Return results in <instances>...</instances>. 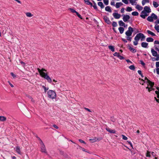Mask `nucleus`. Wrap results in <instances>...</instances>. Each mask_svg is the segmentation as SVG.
Here are the masks:
<instances>
[{"label":"nucleus","instance_id":"obj_1","mask_svg":"<svg viewBox=\"0 0 159 159\" xmlns=\"http://www.w3.org/2000/svg\"><path fill=\"white\" fill-rule=\"evenodd\" d=\"M37 70L39 73L40 76L44 78L47 80L49 83H51L52 82V80L50 77L48 75L47 73H45L43 71H46L47 70L44 69L42 68L40 70L39 68H37Z\"/></svg>","mask_w":159,"mask_h":159},{"label":"nucleus","instance_id":"obj_2","mask_svg":"<svg viewBox=\"0 0 159 159\" xmlns=\"http://www.w3.org/2000/svg\"><path fill=\"white\" fill-rule=\"evenodd\" d=\"M48 97L50 98L53 99L56 97V94L55 91L52 90H49L47 92Z\"/></svg>","mask_w":159,"mask_h":159},{"label":"nucleus","instance_id":"obj_3","mask_svg":"<svg viewBox=\"0 0 159 159\" xmlns=\"http://www.w3.org/2000/svg\"><path fill=\"white\" fill-rule=\"evenodd\" d=\"M145 37L143 34L139 33L137 34L134 38L135 40H139L140 39L141 41L144 40Z\"/></svg>","mask_w":159,"mask_h":159},{"label":"nucleus","instance_id":"obj_4","mask_svg":"<svg viewBox=\"0 0 159 159\" xmlns=\"http://www.w3.org/2000/svg\"><path fill=\"white\" fill-rule=\"evenodd\" d=\"M40 140L39 143L40 145V149L41 152H44L46 153H47V152L45 148V147L44 144L42 140L40 139Z\"/></svg>","mask_w":159,"mask_h":159},{"label":"nucleus","instance_id":"obj_5","mask_svg":"<svg viewBox=\"0 0 159 159\" xmlns=\"http://www.w3.org/2000/svg\"><path fill=\"white\" fill-rule=\"evenodd\" d=\"M157 18V16L154 13H152L151 16H149L147 18V20L150 22H152L153 21V19L156 20Z\"/></svg>","mask_w":159,"mask_h":159},{"label":"nucleus","instance_id":"obj_6","mask_svg":"<svg viewBox=\"0 0 159 159\" xmlns=\"http://www.w3.org/2000/svg\"><path fill=\"white\" fill-rule=\"evenodd\" d=\"M155 44V49L156 50L159 51V41L157 40H155L154 42Z\"/></svg>","mask_w":159,"mask_h":159},{"label":"nucleus","instance_id":"obj_7","mask_svg":"<svg viewBox=\"0 0 159 159\" xmlns=\"http://www.w3.org/2000/svg\"><path fill=\"white\" fill-rule=\"evenodd\" d=\"M123 16V19L124 22H127L130 19V16L128 15H122Z\"/></svg>","mask_w":159,"mask_h":159},{"label":"nucleus","instance_id":"obj_8","mask_svg":"<svg viewBox=\"0 0 159 159\" xmlns=\"http://www.w3.org/2000/svg\"><path fill=\"white\" fill-rule=\"evenodd\" d=\"M106 130L110 133L115 134L116 133V131L115 129H112L107 127L106 128Z\"/></svg>","mask_w":159,"mask_h":159},{"label":"nucleus","instance_id":"obj_9","mask_svg":"<svg viewBox=\"0 0 159 159\" xmlns=\"http://www.w3.org/2000/svg\"><path fill=\"white\" fill-rule=\"evenodd\" d=\"M113 15L114 17L116 19H119L120 18L121 16L117 13H114L113 14Z\"/></svg>","mask_w":159,"mask_h":159},{"label":"nucleus","instance_id":"obj_10","mask_svg":"<svg viewBox=\"0 0 159 159\" xmlns=\"http://www.w3.org/2000/svg\"><path fill=\"white\" fill-rule=\"evenodd\" d=\"M134 30H127L125 32V34L127 36H131Z\"/></svg>","mask_w":159,"mask_h":159},{"label":"nucleus","instance_id":"obj_11","mask_svg":"<svg viewBox=\"0 0 159 159\" xmlns=\"http://www.w3.org/2000/svg\"><path fill=\"white\" fill-rule=\"evenodd\" d=\"M151 52L152 53V55L154 57H157V52L155 51L153 49H151Z\"/></svg>","mask_w":159,"mask_h":159},{"label":"nucleus","instance_id":"obj_12","mask_svg":"<svg viewBox=\"0 0 159 159\" xmlns=\"http://www.w3.org/2000/svg\"><path fill=\"white\" fill-rule=\"evenodd\" d=\"M144 10L145 11L148 13H149L151 11V9H150L149 7L147 6H145L144 7Z\"/></svg>","mask_w":159,"mask_h":159},{"label":"nucleus","instance_id":"obj_13","mask_svg":"<svg viewBox=\"0 0 159 159\" xmlns=\"http://www.w3.org/2000/svg\"><path fill=\"white\" fill-rule=\"evenodd\" d=\"M141 45V46L142 47H143L144 48H147L148 47V43L146 42H143L142 43Z\"/></svg>","mask_w":159,"mask_h":159},{"label":"nucleus","instance_id":"obj_14","mask_svg":"<svg viewBox=\"0 0 159 159\" xmlns=\"http://www.w3.org/2000/svg\"><path fill=\"white\" fill-rule=\"evenodd\" d=\"M104 20L105 21L107 24H109L111 23L109 18L106 16H105L104 17Z\"/></svg>","mask_w":159,"mask_h":159},{"label":"nucleus","instance_id":"obj_15","mask_svg":"<svg viewBox=\"0 0 159 159\" xmlns=\"http://www.w3.org/2000/svg\"><path fill=\"white\" fill-rule=\"evenodd\" d=\"M147 84L148 85H149L150 87H152L154 85V83L152 82L150 80H148Z\"/></svg>","mask_w":159,"mask_h":159},{"label":"nucleus","instance_id":"obj_16","mask_svg":"<svg viewBox=\"0 0 159 159\" xmlns=\"http://www.w3.org/2000/svg\"><path fill=\"white\" fill-rule=\"evenodd\" d=\"M109 49L111 50L112 52H114L115 51L114 46L111 45H109L108 46Z\"/></svg>","mask_w":159,"mask_h":159},{"label":"nucleus","instance_id":"obj_17","mask_svg":"<svg viewBox=\"0 0 159 159\" xmlns=\"http://www.w3.org/2000/svg\"><path fill=\"white\" fill-rule=\"evenodd\" d=\"M123 5V4L120 2H117L116 3V8H119L120 6H122Z\"/></svg>","mask_w":159,"mask_h":159},{"label":"nucleus","instance_id":"obj_18","mask_svg":"<svg viewBox=\"0 0 159 159\" xmlns=\"http://www.w3.org/2000/svg\"><path fill=\"white\" fill-rule=\"evenodd\" d=\"M146 40L147 42H152L153 41L154 39L152 38L148 37V38H147L146 39Z\"/></svg>","mask_w":159,"mask_h":159},{"label":"nucleus","instance_id":"obj_19","mask_svg":"<svg viewBox=\"0 0 159 159\" xmlns=\"http://www.w3.org/2000/svg\"><path fill=\"white\" fill-rule=\"evenodd\" d=\"M6 118L4 116H0V121H4L6 120Z\"/></svg>","mask_w":159,"mask_h":159},{"label":"nucleus","instance_id":"obj_20","mask_svg":"<svg viewBox=\"0 0 159 159\" xmlns=\"http://www.w3.org/2000/svg\"><path fill=\"white\" fill-rule=\"evenodd\" d=\"M129 49L132 52L134 53L136 52V50L135 49H134L130 46H129Z\"/></svg>","mask_w":159,"mask_h":159},{"label":"nucleus","instance_id":"obj_21","mask_svg":"<svg viewBox=\"0 0 159 159\" xmlns=\"http://www.w3.org/2000/svg\"><path fill=\"white\" fill-rule=\"evenodd\" d=\"M105 10L107 11H108L110 12H111V9L110 7L109 6H107L105 7Z\"/></svg>","mask_w":159,"mask_h":159},{"label":"nucleus","instance_id":"obj_22","mask_svg":"<svg viewBox=\"0 0 159 159\" xmlns=\"http://www.w3.org/2000/svg\"><path fill=\"white\" fill-rule=\"evenodd\" d=\"M98 5L99 6H100L102 8H103L104 7V6L102 2H99L98 3Z\"/></svg>","mask_w":159,"mask_h":159},{"label":"nucleus","instance_id":"obj_23","mask_svg":"<svg viewBox=\"0 0 159 159\" xmlns=\"http://www.w3.org/2000/svg\"><path fill=\"white\" fill-rule=\"evenodd\" d=\"M119 23L120 25L121 26H124V27H125V24L122 21H120L119 22Z\"/></svg>","mask_w":159,"mask_h":159},{"label":"nucleus","instance_id":"obj_24","mask_svg":"<svg viewBox=\"0 0 159 159\" xmlns=\"http://www.w3.org/2000/svg\"><path fill=\"white\" fill-rule=\"evenodd\" d=\"M153 4L154 7L156 8L157 7L159 6V4L156 2L155 1L153 2Z\"/></svg>","mask_w":159,"mask_h":159},{"label":"nucleus","instance_id":"obj_25","mask_svg":"<svg viewBox=\"0 0 159 159\" xmlns=\"http://www.w3.org/2000/svg\"><path fill=\"white\" fill-rule=\"evenodd\" d=\"M136 8L139 10H142L143 8L142 7L140 6L139 5H137L136 6Z\"/></svg>","mask_w":159,"mask_h":159},{"label":"nucleus","instance_id":"obj_26","mask_svg":"<svg viewBox=\"0 0 159 159\" xmlns=\"http://www.w3.org/2000/svg\"><path fill=\"white\" fill-rule=\"evenodd\" d=\"M148 34L152 35L153 36H155L156 35L155 34L151 32L150 30H148Z\"/></svg>","mask_w":159,"mask_h":159},{"label":"nucleus","instance_id":"obj_27","mask_svg":"<svg viewBox=\"0 0 159 159\" xmlns=\"http://www.w3.org/2000/svg\"><path fill=\"white\" fill-rule=\"evenodd\" d=\"M129 68L131 70H134L135 69V66L134 65H131L129 66Z\"/></svg>","mask_w":159,"mask_h":159},{"label":"nucleus","instance_id":"obj_28","mask_svg":"<svg viewBox=\"0 0 159 159\" xmlns=\"http://www.w3.org/2000/svg\"><path fill=\"white\" fill-rule=\"evenodd\" d=\"M16 151L19 154L20 153V149L19 147H16Z\"/></svg>","mask_w":159,"mask_h":159},{"label":"nucleus","instance_id":"obj_29","mask_svg":"<svg viewBox=\"0 0 159 159\" xmlns=\"http://www.w3.org/2000/svg\"><path fill=\"white\" fill-rule=\"evenodd\" d=\"M132 14L133 16H137L138 15V13L137 11H134L132 12Z\"/></svg>","mask_w":159,"mask_h":159},{"label":"nucleus","instance_id":"obj_30","mask_svg":"<svg viewBox=\"0 0 159 159\" xmlns=\"http://www.w3.org/2000/svg\"><path fill=\"white\" fill-rule=\"evenodd\" d=\"M146 89H148V91L149 92H150L152 90H154V89L153 88H152V87H150V88L148 87H147L146 88Z\"/></svg>","mask_w":159,"mask_h":159},{"label":"nucleus","instance_id":"obj_31","mask_svg":"<svg viewBox=\"0 0 159 159\" xmlns=\"http://www.w3.org/2000/svg\"><path fill=\"white\" fill-rule=\"evenodd\" d=\"M26 15L27 17H31L32 16V15L31 14V13L30 12H27L26 13Z\"/></svg>","mask_w":159,"mask_h":159},{"label":"nucleus","instance_id":"obj_32","mask_svg":"<svg viewBox=\"0 0 159 159\" xmlns=\"http://www.w3.org/2000/svg\"><path fill=\"white\" fill-rule=\"evenodd\" d=\"M146 156L147 157H150L151 156L150 154V152L147 151L146 153Z\"/></svg>","mask_w":159,"mask_h":159},{"label":"nucleus","instance_id":"obj_33","mask_svg":"<svg viewBox=\"0 0 159 159\" xmlns=\"http://www.w3.org/2000/svg\"><path fill=\"white\" fill-rule=\"evenodd\" d=\"M148 16V14H141V15H140V16L143 18V19H144L145 18V17L146 16Z\"/></svg>","mask_w":159,"mask_h":159},{"label":"nucleus","instance_id":"obj_34","mask_svg":"<svg viewBox=\"0 0 159 159\" xmlns=\"http://www.w3.org/2000/svg\"><path fill=\"white\" fill-rule=\"evenodd\" d=\"M122 137V139L124 140H127L128 139L126 137L125 135L123 134H122L121 135Z\"/></svg>","mask_w":159,"mask_h":159},{"label":"nucleus","instance_id":"obj_35","mask_svg":"<svg viewBox=\"0 0 159 159\" xmlns=\"http://www.w3.org/2000/svg\"><path fill=\"white\" fill-rule=\"evenodd\" d=\"M139 80H141V81L140 82V84H142V85H143L144 83L145 82L144 81V80H143V79H141L140 78H139Z\"/></svg>","mask_w":159,"mask_h":159},{"label":"nucleus","instance_id":"obj_36","mask_svg":"<svg viewBox=\"0 0 159 159\" xmlns=\"http://www.w3.org/2000/svg\"><path fill=\"white\" fill-rule=\"evenodd\" d=\"M69 10H70V11L72 13H76L77 12L75 10L73 9L72 8H70L69 9Z\"/></svg>","mask_w":159,"mask_h":159},{"label":"nucleus","instance_id":"obj_37","mask_svg":"<svg viewBox=\"0 0 159 159\" xmlns=\"http://www.w3.org/2000/svg\"><path fill=\"white\" fill-rule=\"evenodd\" d=\"M132 10V9L131 7H128L126 8V11H130Z\"/></svg>","mask_w":159,"mask_h":159},{"label":"nucleus","instance_id":"obj_38","mask_svg":"<svg viewBox=\"0 0 159 159\" xmlns=\"http://www.w3.org/2000/svg\"><path fill=\"white\" fill-rule=\"evenodd\" d=\"M103 2L105 5H107L108 4V0H103Z\"/></svg>","mask_w":159,"mask_h":159},{"label":"nucleus","instance_id":"obj_39","mask_svg":"<svg viewBox=\"0 0 159 159\" xmlns=\"http://www.w3.org/2000/svg\"><path fill=\"white\" fill-rule=\"evenodd\" d=\"M26 97H28L30 99H31V101L32 102H34V100H33V98H32V97L31 96H30L27 95H26Z\"/></svg>","mask_w":159,"mask_h":159},{"label":"nucleus","instance_id":"obj_40","mask_svg":"<svg viewBox=\"0 0 159 159\" xmlns=\"http://www.w3.org/2000/svg\"><path fill=\"white\" fill-rule=\"evenodd\" d=\"M155 28L156 30H159V26L157 24H156L155 26Z\"/></svg>","mask_w":159,"mask_h":159},{"label":"nucleus","instance_id":"obj_41","mask_svg":"<svg viewBox=\"0 0 159 159\" xmlns=\"http://www.w3.org/2000/svg\"><path fill=\"white\" fill-rule=\"evenodd\" d=\"M43 87L44 89L45 92L46 93V92L47 91L48 89V87L46 88V87H45L44 86H43Z\"/></svg>","mask_w":159,"mask_h":159},{"label":"nucleus","instance_id":"obj_42","mask_svg":"<svg viewBox=\"0 0 159 159\" xmlns=\"http://www.w3.org/2000/svg\"><path fill=\"white\" fill-rule=\"evenodd\" d=\"M119 54H120L119 53L116 52L113 54V55L114 56L117 57H118Z\"/></svg>","mask_w":159,"mask_h":159},{"label":"nucleus","instance_id":"obj_43","mask_svg":"<svg viewBox=\"0 0 159 159\" xmlns=\"http://www.w3.org/2000/svg\"><path fill=\"white\" fill-rule=\"evenodd\" d=\"M139 40H135V41H134L133 43H134V44L135 45V46H136L138 44V41Z\"/></svg>","mask_w":159,"mask_h":159},{"label":"nucleus","instance_id":"obj_44","mask_svg":"<svg viewBox=\"0 0 159 159\" xmlns=\"http://www.w3.org/2000/svg\"><path fill=\"white\" fill-rule=\"evenodd\" d=\"M112 25L113 27H116L117 25V24L116 22H113L112 23Z\"/></svg>","mask_w":159,"mask_h":159},{"label":"nucleus","instance_id":"obj_45","mask_svg":"<svg viewBox=\"0 0 159 159\" xmlns=\"http://www.w3.org/2000/svg\"><path fill=\"white\" fill-rule=\"evenodd\" d=\"M130 2L132 4L135 3V1L134 0H129Z\"/></svg>","mask_w":159,"mask_h":159},{"label":"nucleus","instance_id":"obj_46","mask_svg":"<svg viewBox=\"0 0 159 159\" xmlns=\"http://www.w3.org/2000/svg\"><path fill=\"white\" fill-rule=\"evenodd\" d=\"M76 14L81 19H82V17L80 15L78 12H76Z\"/></svg>","mask_w":159,"mask_h":159},{"label":"nucleus","instance_id":"obj_47","mask_svg":"<svg viewBox=\"0 0 159 159\" xmlns=\"http://www.w3.org/2000/svg\"><path fill=\"white\" fill-rule=\"evenodd\" d=\"M118 57L120 60H122L124 59V58L122 56H120V54L119 55V56H118Z\"/></svg>","mask_w":159,"mask_h":159},{"label":"nucleus","instance_id":"obj_48","mask_svg":"<svg viewBox=\"0 0 159 159\" xmlns=\"http://www.w3.org/2000/svg\"><path fill=\"white\" fill-rule=\"evenodd\" d=\"M122 1L126 4H127L128 3V0H122Z\"/></svg>","mask_w":159,"mask_h":159},{"label":"nucleus","instance_id":"obj_49","mask_svg":"<svg viewBox=\"0 0 159 159\" xmlns=\"http://www.w3.org/2000/svg\"><path fill=\"white\" fill-rule=\"evenodd\" d=\"M156 66L157 68L159 67V61L157 62L156 63Z\"/></svg>","mask_w":159,"mask_h":159},{"label":"nucleus","instance_id":"obj_50","mask_svg":"<svg viewBox=\"0 0 159 159\" xmlns=\"http://www.w3.org/2000/svg\"><path fill=\"white\" fill-rule=\"evenodd\" d=\"M11 74L14 78H15L16 77V75H15L13 73L11 72Z\"/></svg>","mask_w":159,"mask_h":159},{"label":"nucleus","instance_id":"obj_51","mask_svg":"<svg viewBox=\"0 0 159 159\" xmlns=\"http://www.w3.org/2000/svg\"><path fill=\"white\" fill-rule=\"evenodd\" d=\"M98 140V139H97V138H95V139H90V140H93V142H95V141H96L97 140Z\"/></svg>","mask_w":159,"mask_h":159},{"label":"nucleus","instance_id":"obj_52","mask_svg":"<svg viewBox=\"0 0 159 159\" xmlns=\"http://www.w3.org/2000/svg\"><path fill=\"white\" fill-rule=\"evenodd\" d=\"M147 13H148L147 12L144 10L143 11L141 12L142 14H147Z\"/></svg>","mask_w":159,"mask_h":159},{"label":"nucleus","instance_id":"obj_53","mask_svg":"<svg viewBox=\"0 0 159 159\" xmlns=\"http://www.w3.org/2000/svg\"><path fill=\"white\" fill-rule=\"evenodd\" d=\"M84 108L85 110H87V111H89V112H92V111L90 110L88 108L84 107Z\"/></svg>","mask_w":159,"mask_h":159},{"label":"nucleus","instance_id":"obj_54","mask_svg":"<svg viewBox=\"0 0 159 159\" xmlns=\"http://www.w3.org/2000/svg\"><path fill=\"white\" fill-rule=\"evenodd\" d=\"M130 36H127V39L128 40L131 41V37Z\"/></svg>","mask_w":159,"mask_h":159},{"label":"nucleus","instance_id":"obj_55","mask_svg":"<svg viewBox=\"0 0 159 159\" xmlns=\"http://www.w3.org/2000/svg\"><path fill=\"white\" fill-rule=\"evenodd\" d=\"M79 141L81 143H83L84 144L86 143L84 141H83V140H82L81 139H79Z\"/></svg>","mask_w":159,"mask_h":159},{"label":"nucleus","instance_id":"obj_56","mask_svg":"<svg viewBox=\"0 0 159 159\" xmlns=\"http://www.w3.org/2000/svg\"><path fill=\"white\" fill-rule=\"evenodd\" d=\"M127 142L129 144V145H130V146L132 147H133V145H132V143H131V142L130 141H127Z\"/></svg>","mask_w":159,"mask_h":159},{"label":"nucleus","instance_id":"obj_57","mask_svg":"<svg viewBox=\"0 0 159 159\" xmlns=\"http://www.w3.org/2000/svg\"><path fill=\"white\" fill-rule=\"evenodd\" d=\"M94 5H93V6L94 7V8L95 9H97V6L96 5V3L94 2Z\"/></svg>","mask_w":159,"mask_h":159},{"label":"nucleus","instance_id":"obj_58","mask_svg":"<svg viewBox=\"0 0 159 159\" xmlns=\"http://www.w3.org/2000/svg\"><path fill=\"white\" fill-rule=\"evenodd\" d=\"M141 64L143 66H144L145 65V63L142 60H140V61Z\"/></svg>","mask_w":159,"mask_h":159},{"label":"nucleus","instance_id":"obj_59","mask_svg":"<svg viewBox=\"0 0 159 159\" xmlns=\"http://www.w3.org/2000/svg\"><path fill=\"white\" fill-rule=\"evenodd\" d=\"M8 83L10 85V86H11V87H14V86L13 84H12L9 81H8Z\"/></svg>","mask_w":159,"mask_h":159},{"label":"nucleus","instance_id":"obj_60","mask_svg":"<svg viewBox=\"0 0 159 159\" xmlns=\"http://www.w3.org/2000/svg\"><path fill=\"white\" fill-rule=\"evenodd\" d=\"M156 72L157 74H159V68L156 69Z\"/></svg>","mask_w":159,"mask_h":159},{"label":"nucleus","instance_id":"obj_61","mask_svg":"<svg viewBox=\"0 0 159 159\" xmlns=\"http://www.w3.org/2000/svg\"><path fill=\"white\" fill-rule=\"evenodd\" d=\"M125 9L124 8H122L121 10V13H124V12Z\"/></svg>","mask_w":159,"mask_h":159},{"label":"nucleus","instance_id":"obj_62","mask_svg":"<svg viewBox=\"0 0 159 159\" xmlns=\"http://www.w3.org/2000/svg\"><path fill=\"white\" fill-rule=\"evenodd\" d=\"M138 73L140 75H142V72L140 70H138Z\"/></svg>","mask_w":159,"mask_h":159},{"label":"nucleus","instance_id":"obj_63","mask_svg":"<svg viewBox=\"0 0 159 159\" xmlns=\"http://www.w3.org/2000/svg\"><path fill=\"white\" fill-rule=\"evenodd\" d=\"M53 126L54 128L57 129H58V127L56 125H53Z\"/></svg>","mask_w":159,"mask_h":159},{"label":"nucleus","instance_id":"obj_64","mask_svg":"<svg viewBox=\"0 0 159 159\" xmlns=\"http://www.w3.org/2000/svg\"><path fill=\"white\" fill-rule=\"evenodd\" d=\"M85 2L87 4V3H88L90 2L89 1V0H84Z\"/></svg>","mask_w":159,"mask_h":159}]
</instances>
